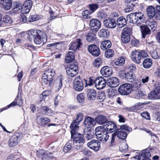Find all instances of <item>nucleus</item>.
Returning a JSON list of instances; mask_svg holds the SVG:
<instances>
[{"instance_id":"5701e85b","label":"nucleus","mask_w":160,"mask_h":160,"mask_svg":"<svg viewBox=\"0 0 160 160\" xmlns=\"http://www.w3.org/2000/svg\"><path fill=\"white\" fill-rule=\"evenodd\" d=\"M0 3L6 10H9L12 7V0H0Z\"/></svg>"},{"instance_id":"f3484780","label":"nucleus","mask_w":160,"mask_h":160,"mask_svg":"<svg viewBox=\"0 0 160 160\" xmlns=\"http://www.w3.org/2000/svg\"><path fill=\"white\" fill-rule=\"evenodd\" d=\"M82 45L81 39H78L75 42L69 45V49L74 51L78 50Z\"/></svg>"},{"instance_id":"1a4fd4ad","label":"nucleus","mask_w":160,"mask_h":160,"mask_svg":"<svg viewBox=\"0 0 160 160\" xmlns=\"http://www.w3.org/2000/svg\"><path fill=\"white\" fill-rule=\"evenodd\" d=\"M105 79L102 77H97L95 80L94 84L98 89H101L104 88L106 85Z\"/></svg>"},{"instance_id":"c756f323","label":"nucleus","mask_w":160,"mask_h":160,"mask_svg":"<svg viewBox=\"0 0 160 160\" xmlns=\"http://www.w3.org/2000/svg\"><path fill=\"white\" fill-rule=\"evenodd\" d=\"M18 142V137L16 135H13L9 139V145L10 147H14L17 144Z\"/></svg>"},{"instance_id":"13d9d810","label":"nucleus","mask_w":160,"mask_h":160,"mask_svg":"<svg viewBox=\"0 0 160 160\" xmlns=\"http://www.w3.org/2000/svg\"><path fill=\"white\" fill-rule=\"evenodd\" d=\"M51 92L50 90H46L44 91L40 95V98L42 99H44L46 97L51 94Z\"/></svg>"},{"instance_id":"6e6552de","label":"nucleus","mask_w":160,"mask_h":160,"mask_svg":"<svg viewBox=\"0 0 160 160\" xmlns=\"http://www.w3.org/2000/svg\"><path fill=\"white\" fill-rule=\"evenodd\" d=\"M73 88L75 90L80 92L83 89V84L82 80L80 76L76 77L74 80Z\"/></svg>"},{"instance_id":"f704fd0d","label":"nucleus","mask_w":160,"mask_h":160,"mask_svg":"<svg viewBox=\"0 0 160 160\" xmlns=\"http://www.w3.org/2000/svg\"><path fill=\"white\" fill-rule=\"evenodd\" d=\"M75 55L72 52H69L67 54L65 58V62L69 63L72 61L74 59Z\"/></svg>"},{"instance_id":"473e14b6","label":"nucleus","mask_w":160,"mask_h":160,"mask_svg":"<svg viewBox=\"0 0 160 160\" xmlns=\"http://www.w3.org/2000/svg\"><path fill=\"white\" fill-rule=\"evenodd\" d=\"M117 25L119 28H122L127 24V20L123 17H120L117 21Z\"/></svg>"},{"instance_id":"69168bd1","label":"nucleus","mask_w":160,"mask_h":160,"mask_svg":"<svg viewBox=\"0 0 160 160\" xmlns=\"http://www.w3.org/2000/svg\"><path fill=\"white\" fill-rule=\"evenodd\" d=\"M117 91L115 89H112L109 90L108 92V95L110 98L116 95Z\"/></svg>"},{"instance_id":"f8f14e48","label":"nucleus","mask_w":160,"mask_h":160,"mask_svg":"<svg viewBox=\"0 0 160 160\" xmlns=\"http://www.w3.org/2000/svg\"><path fill=\"white\" fill-rule=\"evenodd\" d=\"M90 28L92 30L97 32L101 26L100 22L97 19H92L90 22Z\"/></svg>"},{"instance_id":"2f4dec72","label":"nucleus","mask_w":160,"mask_h":160,"mask_svg":"<svg viewBox=\"0 0 160 160\" xmlns=\"http://www.w3.org/2000/svg\"><path fill=\"white\" fill-rule=\"evenodd\" d=\"M98 34L100 38H107L109 36V32L107 29L103 28L99 31Z\"/></svg>"},{"instance_id":"c85d7f7f","label":"nucleus","mask_w":160,"mask_h":160,"mask_svg":"<svg viewBox=\"0 0 160 160\" xmlns=\"http://www.w3.org/2000/svg\"><path fill=\"white\" fill-rule=\"evenodd\" d=\"M79 123L77 122L76 120H74L73 121L72 123L70 128L71 129V132L72 136L73 134L77 133L76 131L78 130L79 127L78 125Z\"/></svg>"},{"instance_id":"0eeeda50","label":"nucleus","mask_w":160,"mask_h":160,"mask_svg":"<svg viewBox=\"0 0 160 160\" xmlns=\"http://www.w3.org/2000/svg\"><path fill=\"white\" fill-rule=\"evenodd\" d=\"M131 31V28L129 27L123 28L122 32L121 40L124 43H127L130 41Z\"/></svg>"},{"instance_id":"e433bc0d","label":"nucleus","mask_w":160,"mask_h":160,"mask_svg":"<svg viewBox=\"0 0 160 160\" xmlns=\"http://www.w3.org/2000/svg\"><path fill=\"white\" fill-rule=\"evenodd\" d=\"M147 25L151 29H153V30L156 28L157 24L156 22L152 19H150L147 20L146 22Z\"/></svg>"},{"instance_id":"f257e3e1","label":"nucleus","mask_w":160,"mask_h":160,"mask_svg":"<svg viewBox=\"0 0 160 160\" xmlns=\"http://www.w3.org/2000/svg\"><path fill=\"white\" fill-rule=\"evenodd\" d=\"M127 18L129 22L138 26L144 22L145 19L144 15L141 12L131 13L127 16Z\"/></svg>"},{"instance_id":"dca6fc26","label":"nucleus","mask_w":160,"mask_h":160,"mask_svg":"<svg viewBox=\"0 0 160 160\" xmlns=\"http://www.w3.org/2000/svg\"><path fill=\"white\" fill-rule=\"evenodd\" d=\"M36 120L37 123L42 127H44L50 122V120L48 118H43L40 116L37 117Z\"/></svg>"},{"instance_id":"39448f33","label":"nucleus","mask_w":160,"mask_h":160,"mask_svg":"<svg viewBox=\"0 0 160 160\" xmlns=\"http://www.w3.org/2000/svg\"><path fill=\"white\" fill-rule=\"evenodd\" d=\"M78 67L77 63H72L66 68L67 73L68 76L73 77L78 73Z\"/></svg>"},{"instance_id":"ea45409f","label":"nucleus","mask_w":160,"mask_h":160,"mask_svg":"<svg viewBox=\"0 0 160 160\" xmlns=\"http://www.w3.org/2000/svg\"><path fill=\"white\" fill-rule=\"evenodd\" d=\"M152 64V61L151 59L146 58L143 62V66L144 68H149L151 67Z\"/></svg>"},{"instance_id":"a211bd4d","label":"nucleus","mask_w":160,"mask_h":160,"mask_svg":"<svg viewBox=\"0 0 160 160\" xmlns=\"http://www.w3.org/2000/svg\"><path fill=\"white\" fill-rule=\"evenodd\" d=\"M119 84V80L117 78L112 77L110 78L108 80V85L112 87H116Z\"/></svg>"},{"instance_id":"b1692460","label":"nucleus","mask_w":160,"mask_h":160,"mask_svg":"<svg viewBox=\"0 0 160 160\" xmlns=\"http://www.w3.org/2000/svg\"><path fill=\"white\" fill-rule=\"evenodd\" d=\"M12 11H11L10 12L12 13L16 12L21 10L22 4L20 1H14L12 3Z\"/></svg>"},{"instance_id":"e2e57ef3","label":"nucleus","mask_w":160,"mask_h":160,"mask_svg":"<svg viewBox=\"0 0 160 160\" xmlns=\"http://www.w3.org/2000/svg\"><path fill=\"white\" fill-rule=\"evenodd\" d=\"M102 62V60L101 58H97L95 60L93 63V65L94 67H98L100 66Z\"/></svg>"},{"instance_id":"a878e982","label":"nucleus","mask_w":160,"mask_h":160,"mask_svg":"<svg viewBox=\"0 0 160 160\" xmlns=\"http://www.w3.org/2000/svg\"><path fill=\"white\" fill-rule=\"evenodd\" d=\"M87 94L88 99L90 100H94L97 96L96 91L92 88L88 89Z\"/></svg>"},{"instance_id":"aec40b11","label":"nucleus","mask_w":160,"mask_h":160,"mask_svg":"<svg viewBox=\"0 0 160 160\" xmlns=\"http://www.w3.org/2000/svg\"><path fill=\"white\" fill-rule=\"evenodd\" d=\"M31 35L30 36L31 38L32 37L34 38V41L36 44H40L42 42V39L41 37L37 33V32L35 31V32H31Z\"/></svg>"},{"instance_id":"c03bdc74","label":"nucleus","mask_w":160,"mask_h":160,"mask_svg":"<svg viewBox=\"0 0 160 160\" xmlns=\"http://www.w3.org/2000/svg\"><path fill=\"white\" fill-rule=\"evenodd\" d=\"M125 62V59L122 57H119L117 60L114 62L115 64L117 66H121L124 64Z\"/></svg>"},{"instance_id":"393cba45","label":"nucleus","mask_w":160,"mask_h":160,"mask_svg":"<svg viewBox=\"0 0 160 160\" xmlns=\"http://www.w3.org/2000/svg\"><path fill=\"white\" fill-rule=\"evenodd\" d=\"M151 154L150 152L147 150H143L142 151L139 155L136 156L138 159L139 160H145L146 158L151 157Z\"/></svg>"},{"instance_id":"5fc2aeb1","label":"nucleus","mask_w":160,"mask_h":160,"mask_svg":"<svg viewBox=\"0 0 160 160\" xmlns=\"http://www.w3.org/2000/svg\"><path fill=\"white\" fill-rule=\"evenodd\" d=\"M151 54L152 58L155 59H158L160 58V55L156 50L151 52Z\"/></svg>"},{"instance_id":"423d86ee","label":"nucleus","mask_w":160,"mask_h":160,"mask_svg":"<svg viewBox=\"0 0 160 160\" xmlns=\"http://www.w3.org/2000/svg\"><path fill=\"white\" fill-rule=\"evenodd\" d=\"M132 90L131 85L125 83L121 85L118 88V91L122 95H126L129 94Z\"/></svg>"},{"instance_id":"412c9836","label":"nucleus","mask_w":160,"mask_h":160,"mask_svg":"<svg viewBox=\"0 0 160 160\" xmlns=\"http://www.w3.org/2000/svg\"><path fill=\"white\" fill-rule=\"evenodd\" d=\"M96 138L98 140L103 142H106L108 139L109 135L107 131L106 130L98 135Z\"/></svg>"},{"instance_id":"4be33fe9","label":"nucleus","mask_w":160,"mask_h":160,"mask_svg":"<svg viewBox=\"0 0 160 160\" xmlns=\"http://www.w3.org/2000/svg\"><path fill=\"white\" fill-rule=\"evenodd\" d=\"M105 27L110 28H113L116 26L115 20L114 19H108L104 21Z\"/></svg>"},{"instance_id":"cd10ccee","label":"nucleus","mask_w":160,"mask_h":160,"mask_svg":"<svg viewBox=\"0 0 160 160\" xmlns=\"http://www.w3.org/2000/svg\"><path fill=\"white\" fill-rule=\"evenodd\" d=\"M96 122L100 124H105L108 120L106 117L100 115L98 116L95 118Z\"/></svg>"},{"instance_id":"58836bf2","label":"nucleus","mask_w":160,"mask_h":160,"mask_svg":"<svg viewBox=\"0 0 160 160\" xmlns=\"http://www.w3.org/2000/svg\"><path fill=\"white\" fill-rule=\"evenodd\" d=\"M94 121L93 118L88 117L85 118L84 124L86 127L91 126L93 125Z\"/></svg>"},{"instance_id":"6e6d98bb","label":"nucleus","mask_w":160,"mask_h":160,"mask_svg":"<svg viewBox=\"0 0 160 160\" xmlns=\"http://www.w3.org/2000/svg\"><path fill=\"white\" fill-rule=\"evenodd\" d=\"M103 127L102 126H99L95 128V134L96 137L105 131L103 130Z\"/></svg>"},{"instance_id":"72a5a7b5","label":"nucleus","mask_w":160,"mask_h":160,"mask_svg":"<svg viewBox=\"0 0 160 160\" xmlns=\"http://www.w3.org/2000/svg\"><path fill=\"white\" fill-rule=\"evenodd\" d=\"M112 43L110 41L107 40L103 41L101 44V48L103 50H105L107 48H110Z\"/></svg>"},{"instance_id":"79ce46f5","label":"nucleus","mask_w":160,"mask_h":160,"mask_svg":"<svg viewBox=\"0 0 160 160\" xmlns=\"http://www.w3.org/2000/svg\"><path fill=\"white\" fill-rule=\"evenodd\" d=\"M135 78V76L132 72H128L126 73L125 79L128 82H132L134 81Z\"/></svg>"},{"instance_id":"a19ab883","label":"nucleus","mask_w":160,"mask_h":160,"mask_svg":"<svg viewBox=\"0 0 160 160\" xmlns=\"http://www.w3.org/2000/svg\"><path fill=\"white\" fill-rule=\"evenodd\" d=\"M38 152H39L45 158H51L52 157V154L51 153L43 150H40L39 151L37 152L38 153Z\"/></svg>"},{"instance_id":"680f3d73","label":"nucleus","mask_w":160,"mask_h":160,"mask_svg":"<svg viewBox=\"0 0 160 160\" xmlns=\"http://www.w3.org/2000/svg\"><path fill=\"white\" fill-rule=\"evenodd\" d=\"M154 117L153 119V121L154 122H159L160 121V112H157L155 114L153 115Z\"/></svg>"},{"instance_id":"de8ad7c7","label":"nucleus","mask_w":160,"mask_h":160,"mask_svg":"<svg viewBox=\"0 0 160 160\" xmlns=\"http://www.w3.org/2000/svg\"><path fill=\"white\" fill-rule=\"evenodd\" d=\"M72 147V142L71 141H69L64 146L63 150L65 152H67L69 151Z\"/></svg>"},{"instance_id":"774afa93","label":"nucleus","mask_w":160,"mask_h":160,"mask_svg":"<svg viewBox=\"0 0 160 160\" xmlns=\"http://www.w3.org/2000/svg\"><path fill=\"white\" fill-rule=\"evenodd\" d=\"M98 8V6L96 4H91L89 5V8L92 13Z\"/></svg>"},{"instance_id":"7c9ffc66","label":"nucleus","mask_w":160,"mask_h":160,"mask_svg":"<svg viewBox=\"0 0 160 160\" xmlns=\"http://www.w3.org/2000/svg\"><path fill=\"white\" fill-rule=\"evenodd\" d=\"M147 15L150 18H153L156 14L155 10L154 8L152 6L148 7L147 9Z\"/></svg>"},{"instance_id":"0e129e2a","label":"nucleus","mask_w":160,"mask_h":160,"mask_svg":"<svg viewBox=\"0 0 160 160\" xmlns=\"http://www.w3.org/2000/svg\"><path fill=\"white\" fill-rule=\"evenodd\" d=\"M15 99H18L17 105L21 107L22 103V101L21 99V97L20 95L19 94V92L18 93L17 96Z\"/></svg>"},{"instance_id":"bb28decb","label":"nucleus","mask_w":160,"mask_h":160,"mask_svg":"<svg viewBox=\"0 0 160 160\" xmlns=\"http://www.w3.org/2000/svg\"><path fill=\"white\" fill-rule=\"evenodd\" d=\"M140 27L142 38H144L146 35L151 33L150 29L147 26L145 25L140 26Z\"/></svg>"},{"instance_id":"338daca9","label":"nucleus","mask_w":160,"mask_h":160,"mask_svg":"<svg viewBox=\"0 0 160 160\" xmlns=\"http://www.w3.org/2000/svg\"><path fill=\"white\" fill-rule=\"evenodd\" d=\"M29 18L30 21L33 22L38 20L40 18L37 15H33L31 16Z\"/></svg>"},{"instance_id":"6ab92c4d","label":"nucleus","mask_w":160,"mask_h":160,"mask_svg":"<svg viewBox=\"0 0 160 160\" xmlns=\"http://www.w3.org/2000/svg\"><path fill=\"white\" fill-rule=\"evenodd\" d=\"M42 114L50 116H52L54 114V112L51 109L47 106H42L40 109Z\"/></svg>"},{"instance_id":"20e7f679","label":"nucleus","mask_w":160,"mask_h":160,"mask_svg":"<svg viewBox=\"0 0 160 160\" xmlns=\"http://www.w3.org/2000/svg\"><path fill=\"white\" fill-rule=\"evenodd\" d=\"M55 71L51 69H48L43 73L42 76V83L43 84H48V86H50L52 83L53 77L55 75Z\"/></svg>"},{"instance_id":"4d7b16f0","label":"nucleus","mask_w":160,"mask_h":160,"mask_svg":"<svg viewBox=\"0 0 160 160\" xmlns=\"http://www.w3.org/2000/svg\"><path fill=\"white\" fill-rule=\"evenodd\" d=\"M114 51L111 49H109L105 52V55L107 58L112 57L114 54Z\"/></svg>"},{"instance_id":"f03ea898","label":"nucleus","mask_w":160,"mask_h":160,"mask_svg":"<svg viewBox=\"0 0 160 160\" xmlns=\"http://www.w3.org/2000/svg\"><path fill=\"white\" fill-rule=\"evenodd\" d=\"M71 137L73 138L74 148L77 150H79L82 148L85 142L82 134L76 133L73 134Z\"/></svg>"},{"instance_id":"4468645a","label":"nucleus","mask_w":160,"mask_h":160,"mask_svg":"<svg viewBox=\"0 0 160 160\" xmlns=\"http://www.w3.org/2000/svg\"><path fill=\"white\" fill-rule=\"evenodd\" d=\"M100 72L103 77L107 78L110 77L112 75V70L111 68L105 66L101 68Z\"/></svg>"},{"instance_id":"49530a36","label":"nucleus","mask_w":160,"mask_h":160,"mask_svg":"<svg viewBox=\"0 0 160 160\" xmlns=\"http://www.w3.org/2000/svg\"><path fill=\"white\" fill-rule=\"evenodd\" d=\"M92 12H90L89 10H85L82 12V16L84 19L89 18L91 17V14Z\"/></svg>"},{"instance_id":"a18cd8bd","label":"nucleus","mask_w":160,"mask_h":160,"mask_svg":"<svg viewBox=\"0 0 160 160\" xmlns=\"http://www.w3.org/2000/svg\"><path fill=\"white\" fill-rule=\"evenodd\" d=\"M119 149L121 152H126L128 149V146L126 143H122L120 145Z\"/></svg>"},{"instance_id":"09e8293b","label":"nucleus","mask_w":160,"mask_h":160,"mask_svg":"<svg viewBox=\"0 0 160 160\" xmlns=\"http://www.w3.org/2000/svg\"><path fill=\"white\" fill-rule=\"evenodd\" d=\"M56 85L59 90L62 86V81L61 77H58L55 81Z\"/></svg>"},{"instance_id":"052dcab7","label":"nucleus","mask_w":160,"mask_h":160,"mask_svg":"<svg viewBox=\"0 0 160 160\" xmlns=\"http://www.w3.org/2000/svg\"><path fill=\"white\" fill-rule=\"evenodd\" d=\"M83 119V115L82 113H79L76 116V121L78 123L81 122Z\"/></svg>"},{"instance_id":"603ef678","label":"nucleus","mask_w":160,"mask_h":160,"mask_svg":"<svg viewBox=\"0 0 160 160\" xmlns=\"http://www.w3.org/2000/svg\"><path fill=\"white\" fill-rule=\"evenodd\" d=\"M97 15L99 19H104L107 17V14L103 10H101L98 12Z\"/></svg>"},{"instance_id":"c9c22d12","label":"nucleus","mask_w":160,"mask_h":160,"mask_svg":"<svg viewBox=\"0 0 160 160\" xmlns=\"http://www.w3.org/2000/svg\"><path fill=\"white\" fill-rule=\"evenodd\" d=\"M88 140H91L93 137V134L91 132L88 131V128H86L83 131L82 134Z\"/></svg>"},{"instance_id":"4c0bfd02","label":"nucleus","mask_w":160,"mask_h":160,"mask_svg":"<svg viewBox=\"0 0 160 160\" xmlns=\"http://www.w3.org/2000/svg\"><path fill=\"white\" fill-rule=\"evenodd\" d=\"M118 137L120 139L124 140L126 138L127 134L125 131L122 130H118L115 132Z\"/></svg>"},{"instance_id":"3c124183","label":"nucleus","mask_w":160,"mask_h":160,"mask_svg":"<svg viewBox=\"0 0 160 160\" xmlns=\"http://www.w3.org/2000/svg\"><path fill=\"white\" fill-rule=\"evenodd\" d=\"M148 97L150 99L154 100L155 99H158L157 95L155 90L151 92L148 94Z\"/></svg>"},{"instance_id":"bf43d9fd","label":"nucleus","mask_w":160,"mask_h":160,"mask_svg":"<svg viewBox=\"0 0 160 160\" xmlns=\"http://www.w3.org/2000/svg\"><path fill=\"white\" fill-rule=\"evenodd\" d=\"M77 101L79 103H83L84 101V97L82 93L79 94L77 97Z\"/></svg>"},{"instance_id":"7ed1b4c3","label":"nucleus","mask_w":160,"mask_h":160,"mask_svg":"<svg viewBox=\"0 0 160 160\" xmlns=\"http://www.w3.org/2000/svg\"><path fill=\"white\" fill-rule=\"evenodd\" d=\"M132 60L138 64H139L142 59L148 56L147 53L144 51L134 50L132 51L131 53Z\"/></svg>"},{"instance_id":"8fccbe9b","label":"nucleus","mask_w":160,"mask_h":160,"mask_svg":"<svg viewBox=\"0 0 160 160\" xmlns=\"http://www.w3.org/2000/svg\"><path fill=\"white\" fill-rule=\"evenodd\" d=\"M105 93L103 92H99L98 94L97 99L100 102H102L105 99Z\"/></svg>"},{"instance_id":"9b49d317","label":"nucleus","mask_w":160,"mask_h":160,"mask_svg":"<svg viewBox=\"0 0 160 160\" xmlns=\"http://www.w3.org/2000/svg\"><path fill=\"white\" fill-rule=\"evenodd\" d=\"M87 146L95 151H98L100 148V143L98 140L93 139L87 143Z\"/></svg>"},{"instance_id":"ddd939ff","label":"nucleus","mask_w":160,"mask_h":160,"mask_svg":"<svg viewBox=\"0 0 160 160\" xmlns=\"http://www.w3.org/2000/svg\"><path fill=\"white\" fill-rule=\"evenodd\" d=\"M88 50L92 55L97 57L100 54V49L97 46L91 44L88 47Z\"/></svg>"},{"instance_id":"864d4df0","label":"nucleus","mask_w":160,"mask_h":160,"mask_svg":"<svg viewBox=\"0 0 160 160\" xmlns=\"http://www.w3.org/2000/svg\"><path fill=\"white\" fill-rule=\"evenodd\" d=\"M2 22L4 23L10 24L12 22V20L10 17L5 15L3 18Z\"/></svg>"},{"instance_id":"2eb2a0df","label":"nucleus","mask_w":160,"mask_h":160,"mask_svg":"<svg viewBox=\"0 0 160 160\" xmlns=\"http://www.w3.org/2000/svg\"><path fill=\"white\" fill-rule=\"evenodd\" d=\"M116 125L113 122H107L103 128L105 130H107V131L110 132H112L115 131L116 128Z\"/></svg>"},{"instance_id":"37998d69","label":"nucleus","mask_w":160,"mask_h":160,"mask_svg":"<svg viewBox=\"0 0 160 160\" xmlns=\"http://www.w3.org/2000/svg\"><path fill=\"white\" fill-rule=\"evenodd\" d=\"M96 39V35L92 32L88 33L86 37L87 40L89 42H92Z\"/></svg>"},{"instance_id":"9d476101","label":"nucleus","mask_w":160,"mask_h":160,"mask_svg":"<svg viewBox=\"0 0 160 160\" xmlns=\"http://www.w3.org/2000/svg\"><path fill=\"white\" fill-rule=\"evenodd\" d=\"M32 1L30 0H27L24 2L23 5L21 7V12L23 14L28 13L32 6Z\"/></svg>"}]
</instances>
